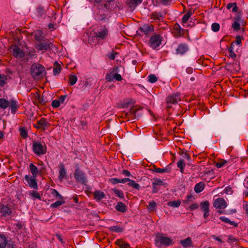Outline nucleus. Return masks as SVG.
<instances>
[{
	"label": "nucleus",
	"instance_id": "obj_28",
	"mask_svg": "<svg viewBox=\"0 0 248 248\" xmlns=\"http://www.w3.org/2000/svg\"><path fill=\"white\" fill-rule=\"evenodd\" d=\"M43 34V32L41 30H38L35 32L34 38L38 43L44 40Z\"/></svg>",
	"mask_w": 248,
	"mask_h": 248
},
{
	"label": "nucleus",
	"instance_id": "obj_48",
	"mask_svg": "<svg viewBox=\"0 0 248 248\" xmlns=\"http://www.w3.org/2000/svg\"><path fill=\"white\" fill-rule=\"evenodd\" d=\"M113 191H114V193H115V194L117 196L119 197L120 198H121V199L124 198V194L122 190H119V189H113Z\"/></svg>",
	"mask_w": 248,
	"mask_h": 248
},
{
	"label": "nucleus",
	"instance_id": "obj_19",
	"mask_svg": "<svg viewBox=\"0 0 248 248\" xmlns=\"http://www.w3.org/2000/svg\"><path fill=\"white\" fill-rule=\"evenodd\" d=\"M137 111L136 109L131 108L129 112H123L122 117L127 119L128 121H130L131 118V120H134L135 119V115Z\"/></svg>",
	"mask_w": 248,
	"mask_h": 248
},
{
	"label": "nucleus",
	"instance_id": "obj_31",
	"mask_svg": "<svg viewBox=\"0 0 248 248\" xmlns=\"http://www.w3.org/2000/svg\"><path fill=\"white\" fill-rule=\"evenodd\" d=\"M219 218L222 221L227 223H229V224L232 225L235 227H236L238 226V223L230 220L229 218H228L226 217L222 216V217H219Z\"/></svg>",
	"mask_w": 248,
	"mask_h": 248
},
{
	"label": "nucleus",
	"instance_id": "obj_47",
	"mask_svg": "<svg viewBox=\"0 0 248 248\" xmlns=\"http://www.w3.org/2000/svg\"><path fill=\"white\" fill-rule=\"evenodd\" d=\"M19 131L20 132V135L23 138L26 139L28 137V132L25 127L20 128Z\"/></svg>",
	"mask_w": 248,
	"mask_h": 248
},
{
	"label": "nucleus",
	"instance_id": "obj_58",
	"mask_svg": "<svg viewBox=\"0 0 248 248\" xmlns=\"http://www.w3.org/2000/svg\"><path fill=\"white\" fill-rule=\"evenodd\" d=\"M118 72H119L118 67H115L113 68L112 69H111L109 70V73H108V74H109L112 75H115V74H116L117 73H118Z\"/></svg>",
	"mask_w": 248,
	"mask_h": 248
},
{
	"label": "nucleus",
	"instance_id": "obj_38",
	"mask_svg": "<svg viewBox=\"0 0 248 248\" xmlns=\"http://www.w3.org/2000/svg\"><path fill=\"white\" fill-rule=\"evenodd\" d=\"M209 202L208 201L202 202L201 203V208L203 211L209 210Z\"/></svg>",
	"mask_w": 248,
	"mask_h": 248
},
{
	"label": "nucleus",
	"instance_id": "obj_25",
	"mask_svg": "<svg viewBox=\"0 0 248 248\" xmlns=\"http://www.w3.org/2000/svg\"><path fill=\"white\" fill-rule=\"evenodd\" d=\"M93 197L97 201H100L105 198V195L103 191L96 190L93 193Z\"/></svg>",
	"mask_w": 248,
	"mask_h": 248
},
{
	"label": "nucleus",
	"instance_id": "obj_45",
	"mask_svg": "<svg viewBox=\"0 0 248 248\" xmlns=\"http://www.w3.org/2000/svg\"><path fill=\"white\" fill-rule=\"evenodd\" d=\"M65 203V201L63 200H61V201H58L54 203H53L51 204V207L52 208H57L60 205L64 204Z\"/></svg>",
	"mask_w": 248,
	"mask_h": 248
},
{
	"label": "nucleus",
	"instance_id": "obj_12",
	"mask_svg": "<svg viewBox=\"0 0 248 248\" xmlns=\"http://www.w3.org/2000/svg\"><path fill=\"white\" fill-rule=\"evenodd\" d=\"M213 206L217 209H224L227 207V203L223 198H219L214 201Z\"/></svg>",
	"mask_w": 248,
	"mask_h": 248
},
{
	"label": "nucleus",
	"instance_id": "obj_52",
	"mask_svg": "<svg viewBox=\"0 0 248 248\" xmlns=\"http://www.w3.org/2000/svg\"><path fill=\"white\" fill-rule=\"evenodd\" d=\"M40 100V95L38 94H36L34 95V96L33 98V102L34 104L36 105H39Z\"/></svg>",
	"mask_w": 248,
	"mask_h": 248
},
{
	"label": "nucleus",
	"instance_id": "obj_37",
	"mask_svg": "<svg viewBox=\"0 0 248 248\" xmlns=\"http://www.w3.org/2000/svg\"><path fill=\"white\" fill-rule=\"evenodd\" d=\"M180 204L181 201L180 200L169 202L167 203L168 205L173 208L178 207L180 205Z\"/></svg>",
	"mask_w": 248,
	"mask_h": 248
},
{
	"label": "nucleus",
	"instance_id": "obj_17",
	"mask_svg": "<svg viewBox=\"0 0 248 248\" xmlns=\"http://www.w3.org/2000/svg\"><path fill=\"white\" fill-rule=\"evenodd\" d=\"M140 31L144 34L148 35L154 31V26L149 24H144L142 27H140Z\"/></svg>",
	"mask_w": 248,
	"mask_h": 248
},
{
	"label": "nucleus",
	"instance_id": "obj_15",
	"mask_svg": "<svg viewBox=\"0 0 248 248\" xmlns=\"http://www.w3.org/2000/svg\"><path fill=\"white\" fill-rule=\"evenodd\" d=\"M11 209L8 206L3 204L0 205V213L2 217H7L11 215Z\"/></svg>",
	"mask_w": 248,
	"mask_h": 248
},
{
	"label": "nucleus",
	"instance_id": "obj_63",
	"mask_svg": "<svg viewBox=\"0 0 248 248\" xmlns=\"http://www.w3.org/2000/svg\"><path fill=\"white\" fill-rule=\"evenodd\" d=\"M237 241V239L235 238L234 236H233L232 235H230L228 237V242L231 243V242H235Z\"/></svg>",
	"mask_w": 248,
	"mask_h": 248
},
{
	"label": "nucleus",
	"instance_id": "obj_33",
	"mask_svg": "<svg viewBox=\"0 0 248 248\" xmlns=\"http://www.w3.org/2000/svg\"><path fill=\"white\" fill-rule=\"evenodd\" d=\"M157 207V204L155 201H152L149 202V205L147 206V209L150 212H154L156 210Z\"/></svg>",
	"mask_w": 248,
	"mask_h": 248
},
{
	"label": "nucleus",
	"instance_id": "obj_27",
	"mask_svg": "<svg viewBox=\"0 0 248 248\" xmlns=\"http://www.w3.org/2000/svg\"><path fill=\"white\" fill-rule=\"evenodd\" d=\"M30 171L33 177H36L39 173L38 168L33 164L31 163L29 165Z\"/></svg>",
	"mask_w": 248,
	"mask_h": 248
},
{
	"label": "nucleus",
	"instance_id": "obj_2",
	"mask_svg": "<svg viewBox=\"0 0 248 248\" xmlns=\"http://www.w3.org/2000/svg\"><path fill=\"white\" fill-rule=\"evenodd\" d=\"M32 149L33 152L38 156L46 154L47 151L46 146L44 142L34 140L32 142Z\"/></svg>",
	"mask_w": 248,
	"mask_h": 248
},
{
	"label": "nucleus",
	"instance_id": "obj_44",
	"mask_svg": "<svg viewBox=\"0 0 248 248\" xmlns=\"http://www.w3.org/2000/svg\"><path fill=\"white\" fill-rule=\"evenodd\" d=\"M180 155H182L184 158H186L188 161H191V157L189 154L184 150H181L179 152Z\"/></svg>",
	"mask_w": 248,
	"mask_h": 248
},
{
	"label": "nucleus",
	"instance_id": "obj_64",
	"mask_svg": "<svg viewBox=\"0 0 248 248\" xmlns=\"http://www.w3.org/2000/svg\"><path fill=\"white\" fill-rule=\"evenodd\" d=\"M199 205L198 203H194L189 206V209H190V211H193L194 210L197 209Z\"/></svg>",
	"mask_w": 248,
	"mask_h": 248
},
{
	"label": "nucleus",
	"instance_id": "obj_39",
	"mask_svg": "<svg viewBox=\"0 0 248 248\" xmlns=\"http://www.w3.org/2000/svg\"><path fill=\"white\" fill-rule=\"evenodd\" d=\"M234 46V43L232 42L231 43V45L229 48V56L233 59H235L236 57V55L235 54V53L233 51Z\"/></svg>",
	"mask_w": 248,
	"mask_h": 248
},
{
	"label": "nucleus",
	"instance_id": "obj_55",
	"mask_svg": "<svg viewBox=\"0 0 248 248\" xmlns=\"http://www.w3.org/2000/svg\"><path fill=\"white\" fill-rule=\"evenodd\" d=\"M227 162V161L226 160L221 159L219 162L216 163V166L217 168H220L223 167Z\"/></svg>",
	"mask_w": 248,
	"mask_h": 248
},
{
	"label": "nucleus",
	"instance_id": "obj_50",
	"mask_svg": "<svg viewBox=\"0 0 248 248\" xmlns=\"http://www.w3.org/2000/svg\"><path fill=\"white\" fill-rule=\"evenodd\" d=\"M157 80V78L155 75L151 74L148 76V81L151 83H155Z\"/></svg>",
	"mask_w": 248,
	"mask_h": 248
},
{
	"label": "nucleus",
	"instance_id": "obj_36",
	"mask_svg": "<svg viewBox=\"0 0 248 248\" xmlns=\"http://www.w3.org/2000/svg\"><path fill=\"white\" fill-rule=\"evenodd\" d=\"M177 166L178 168L180 169L181 172L183 173L184 172V169L186 166V164L184 160L183 159H181L177 162Z\"/></svg>",
	"mask_w": 248,
	"mask_h": 248
},
{
	"label": "nucleus",
	"instance_id": "obj_18",
	"mask_svg": "<svg viewBox=\"0 0 248 248\" xmlns=\"http://www.w3.org/2000/svg\"><path fill=\"white\" fill-rule=\"evenodd\" d=\"M142 1V0H126V4L130 8V11H133Z\"/></svg>",
	"mask_w": 248,
	"mask_h": 248
},
{
	"label": "nucleus",
	"instance_id": "obj_24",
	"mask_svg": "<svg viewBox=\"0 0 248 248\" xmlns=\"http://www.w3.org/2000/svg\"><path fill=\"white\" fill-rule=\"evenodd\" d=\"M115 209L117 211L122 213H124L127 210L126 206L122 202H119L117 203L115 206Z\"/></svg>",
	"mask_w": 248,
	"mask_h": 248
},
{
	"label": "nucleus",
	"instance_id": "obj_9",
	"mask_svg": "<svg viewBox=\"0 0 248 248\" xmlns=\"http://www.w3.org/2000/svg\"><path fill=\"white\" fill-rule=\"evenodd\" d=\"M185 30L182 28L180 25L176 23L173 28L172 33L175 38L181 37L183 36Z\"/></svg>",
	"mask_w": 248,
	"mask_h": 248
},
{
	"label": "nucleus",
	"instance_id": "obj_22",
	"mask_svg": "<svg viewBox=\"0 0 248 248\" xmlns=\"http://www.w3.org/2000/svg\"><path fill=\"white\" fill-rule=\"evenodd\" d=\"M180 244L184 248H187L192 246V240L190 237H187L186 239L181 240Z\"/></svg>",
	"mask_w": 248,
	"mask_h": 248
},
{
	"label": "nucleus",
	"instance_id": "obj_32",
	"mask_svg": "<svg viewBox=\"0 0 248 248\" xmlns=\"http://www.w3.org/2000/svg\"><path fill=\"white\" fill-rule=\"evenodd\" d=\"M61 66L60 64L58 63L57 62H54V65L53 68V74L55 76H57L60 73L61 71Z\"/></svg>",
	"mask_w": 248,
	"mask_h": 248
},
{
	"label": "nucleus",
	"instance_id": "obj_30",
	"mask_svg": "<svg viewBox=\"0 0 248 248\" xmlns=\"http://www.w3.org/2000/svg\"><path fill=\"white\" fill-rule=\"evenodd\" d=\"M171 168L170 167L167 166L165 168L161 169V168H155V170H153L155 172L157 173H169L170 171Z\"/></svg>",
	"mask_w": 248,
	"mask_h": 248
},
{
	"label": "nucleus",
	"instance_id": "obj_16",
	"mask_svg": "<svg viewBox=\"0 0 248 248\" xmlns=\"http://www.w3.org/2000/svg\"><path fill=\"white\" fill-rule=\"evenodd\" d=\"M189 50V47L188 45L186 43H181L180 44L176 50V53L177 54L180 55H184Z\"/></svg>",
	"mask_w": 248,
	"mask_h": 248
},
{
	"label": "nucleus",
	"instance_id": "obj_61",
	"mask_svg": "<svg viewBox=\"0 0 248 248\" xmlns=\"http://www.w3.org/2000/svg\"><path fill=\"white\" fill-rule=\"evenodd\" d=\"M158 186H159L156 185L155 183H153V189H152L153 193H156L158 191V190L159 189V188Z\"/></svg>",
	"mask_w": 248,
	"mask_h": 248
},
{
	"label": "nucleus",
	"instance_id": "obj_42",
	"mask_svg": "<svg viewBox=\"0 0 248 248\" xmlns=\"http://www.w3.org/2000/svg\"><path fill=\"white\" fill-rule=\"evenodd\" d=\"M109 230L117 232H121L123 231L124 229L120 226H113L109 227Z\"/></svg>",
	"mask_w": 248,
	"mask_h": 248
},
{
	"label": "nucleus",
	"instance_id": "obj_40",
	"mask_svg": "<svg viewBox=\"0 0 248 248\" xmlns=\"http://www.w3.org/2000/svg\"><path fill=\"white\" fill-rule=\"evenodd\" d=\"M78 78L76 75H70L69 76L68 83L70 85H74L77 82Z\"/></svg>",
	"mask_w": 248,
	"mask_h": 248
},
{
	"label": "nucleus",
	"instance_id": "obj_7",
	"mask_svg": "<svg viewBox=\"0 0 248 248\" xmlns=\"http://www.w3.org/2000/svg\"><path fill=\"white\" fill-rule=\"evenodd\" d=\"M162 41V37L160 35L154 34L150 38V46L153 49H155L161 45Z\"/></svg>",
	"mask_w": 248,
	"mask_h": 248
},
{
	"label": "nucleus",
	"instance_id": "obj_20",
	"mask_svg": "<svg viewBox=\"0 0 248 248\" xmlns=\"http://www.w3.org/2000/svg\"><path fill=\"white\" fill-rule=\"evenodd\" d=\"M59 179L60 181H62L64 179L66 178V174L67 172L64 168V164L62 163H61L59 165Z\"/></svg>",
	"mask_w": 248,
	"mask_h": 248
},
{
	"label": "nucleus",
	"instance_id": "obj_51",
	"mask_svg": "<svg viewBox=\"0 0 248 248\" xmlns=\"http://www.w3.org/2000/svg\"><path fill=\"white\" fill-rule=\"evenodd\" d=\"M212 30L214 32L218 31L220 29V25L218 23H214L212 24Z\"/></svg>",
	"mask_w": 248,
	"mask_h": 248
},
{
	"label": "nucleus",
	"instance_id": "obj_26",
	"mask_svg": "<svg viewBox=\"0 0 248 248\" xmlns=\"http://www.w3.org/2000/svg\"><path fill=\"white\" fill-rule=\"evenodd\" d=\"M205 184L203 182H201L196 184L194 186V190L196 193L202 192L204 188Z\"/></svg>",
	"mask_w": 248,
	"mask_h": 248
},
{
	"label": "nucleus",
	"instance_id": "obj_10",
	"mask_svg": "<svg viewBox=\"0 0 248 248\" xmlns=\"http://www.w3.org/2000/svg\"><path fill=\"white\" fill-rule=\"evenodd\" d=\"M49 125V123L47 122L46 119L42 118L37 121V124H34V127L44 131L46 130V127Z\"/></svg>",
	"mask_w": 248,
	"mask_h": 248
},
{
	"label": "nucleus",
	"instance_id": "obj_62",
	"mask_svg": "<svg viewBox=\"0 0 248 248\" xmlns=\"http://www.w3.org/2000/svg\"><path fill=\"white\" fill-rule=\"evenodd\" d=\"M153 183H155L158 186H162L163 184V182L159 178L154 179Z\"/></svg>",
	"mask_w": 248,
	"mask_h": 248
},
{
	"label": "nucleus",
	"instance_id": "obj_5",
	"mask_svg": "<svg viewBox=\"0 0 248 248\" xmlns=\"http://www.w3.org/2000/svg\"><path fill=\"white\" fill-rule=\"evenodd\" d=\"M15 243L3 234H0V248H15Z\"/></svg>",
	"mask_w": 248,
	"mask_h": 248
},
{
	"label": "nucleus",
	"instance_id": "obj_4",
	"mask_svg": "<svg viewBox=\"0 0 248 248\" xmlns=\"http://www.w3.org/2000/svg\"><path fill=\"white\" fill-rule=\"evenodd\" d=\"M74 174L76 181L85 186L87 185L88 180L86 174L79 169L78 167L75 169Z\"/></svg>",
	"mask_w": 248,
	"mask_h": 248
},
{
	"label": "nucleus",
	"instance_id": "obj_3",
	"mask_svg": "<svg viewBox=\"0 0 248 248\" xmlns=\"http://www.w3.org/2000/svg\"><path fill=\"white\" fill-rule=\"evenodd\" d=\"M181 100L180 95L178 93L171 94L166 98V108L168 111L171 108L172 105L178 104V102Z\"/></svg>",
	"mask_w": 248,
	"mask_h": 248
},
{
	"label": "nucleus",
	"instance_id": "obj_34",
	"mask_svg": "<svg viewBox=\"0 0 248 248\" xmlns=\"http://www.w3.org/2000/svg\"><path fill=\"white\" fill-rule=\"evenodd\" d=\"M9 102L4 98H0V108L2 109L6 108L9 105Z\"/></svg>",
	"mask_w": 248,
	"mask_h": 248
},
{
	"label": "nucleus",
	"instance_id": "obj_41",
	"mask_svg": "<svg viewBox=\"0 0 248 248\" xmlns=\"http://www.w3.org/2000/svg\"><path fill=\"white\" fill-rule=\"evenodd\" d=\"M127 185L133 188H135L138 190L140 189V185L137 183H136L134 181L130 180L129 182L127 184Z\"/></svg>",
	"mask_w": 248,
	"mask_h": 248
},
{
	"label": "nucleus",
	"instance_id": "obj_21",
	"mask_svg": "<svg viewBox=\"0 0 248 248\" xmlns=\"http://www.w3.org/2000/svg\"><path fill=\"white\" fill-rule=\"evenodd\" d=\"M36 14L38 17L45 18L46 14L44 6L39 5L36 7Z\"/></svg>",
	"mask_w": 248,
	"mask_h": 248
},
{
	"label": "nucleus",
	"instance_id": "obj_13",
	"mask_svg": "<svg viewBox=\"0 0 248 248\" xmlns=\"http://www.w3.org/2000/svg\"><path fill=\"white\" fill-rule=\"evenodd\" d=\"M108 30L106 28L100 30V31L94 33V36L97 38L98 41L104 40L107 36Z\"/></svg>",
	"mask_w": 248,
	"mask_h": 248
},
{
	"label": "nucleus",
	"instance_id": "obj_14",
	"mask_svg": "<svg viewBox=\"0 0 248 248\" xmlns=\"http://www.w3.org/2000/svg\"><path fill=\"white\" fill-rule=\"evenodd\" d=\"M12 49L13 55L16 58H23L25 56V52L18 46L15 45Z\"/></svg>",
	"mask_w": 248,
	"mask_h": 248
},
{
	"label": "nucleus",
	"instance_id": "obj_57",
	"mask_svg": "<svg viewBox=\"0 0 248 248\" xmlns=\"http://www.w3.org/2000/svg\"><path fill=\"white\" fill-rule=\"evenodd\" d=\"M114 76L107 73L106 76V79L109 82L113 81L114 79Z\"/></svg>",
	"mask_w": 248,
	"mask_h": 248
},
{
	"label": "nucleus",
	"instance_id": "obj_35",
	"mask_svg": "<svg viewBox=\"0 0 248 248\" xmlns=\"http://www.w3.org/2000/svg\"><path fill=\"white\" fill-rule=\"evenodd\" d=\"M116 243L121 248H129L130 247L128 243L120 239L117 240Z\"/></svg>",
	"mask_w": 248,
	"mask_h": 248
},
{
	"label": "nucleus",
	"instance_id": "obj_49",
	"mask_svg": "<svg viewBox=\"0 0 248 248\" xmlns=\"http://www.w3.org/2000/svg\"><path fill=\"white\" fill-rule=\"evenodd\" d=\"M152 18L156 20H160L163 18V16L161 13L154 12L152 14Z\"/></svg>",
	"mask_w": 248,
	"mask_h": 248
},
{
	"label": "nucleus",
	"instance_id": "obj_53",
	"mask_svg": "<svg viewBox=\"0 0 248 248\" xmlns=\"http://www.w3.org/2000/svg\"><path fill=\"white\" fill-rule=\"evenodd\" d=\"M232 28L235 31H238L240 29V25L238 21H235L232 24Z\"/></svg>",
	"mask_w": 248,
	"mask_h": 248
},
{
	"label": "nucleus",
	"instance_id": "obj_54",
	"mask_svg": "<svg viewBox=\"0 0 248 248\" xmlns=\"http://www.w3.org/2000/svg\"><path fill=\"white\" fill-rule=\"evenodd\" d=\"M15 229L18 232V230H21L24 226V225L20 221H18L17 223L15 224Z\"/></svg>",
	"mask_w": 248,
	"mask_h": 248
},
{
	"label": "nucleus",
	"instance_id": "obj_29",
	"mask_svg": "<svg viewBox=\"0 0 248 248\" xmlns=\"http://www.w3.org/2000/svg\"><path fill=\"white\" fill-rule=\"evenodd\" d=\"M49 192L50 195H51L52 196L55 197V198H59L60 200L63 199V197L60 194V193L57 190L51 188L49 190Z\"/></svg>",
	"mask_w": 248,
	"mask_h": 248
},
{
	"label": "nucleus",
	"instance_id": "obj_1",
	"mask_svg": "<svg viewBox=\"0 0 248 248\" xmlns=\"http://www.w3.org/2000/svg\"><path fill=\"white\" fill-rule=\"evenodd\" d=\"M30 71L33 78H40L43 77L46 73L45 68L43 65L38 63H33L31 67Z\"/></svg>",
	"mask_w": 248,
	"mask_h": 248
},
{
	"label": "nucleus",
	"instance_id": "obj_43",
	"mask_svg": "<svg viewBox=\"0 0 248 248\" xmlns=\"http://www.w3.org/2000/svg\"><path fill=\"white\" fill-rule=\"evenodd\" d=\"M192 15V11L191 10H188L187 12L183 16L182 18V22L183 23H186L187 21L188 20L189 17Z\"/></svg>",
	"mask_w": 248,
	"mask_h": 248
},
{
	"label": "nucleus",
	"instance_id": "obj_46",
	"mask_svg": "<svg viewBox=\"0 0 248 248\" xmlns=\"http://www.w3.org/2000/svg\"><path fill=\"white\" fill-rule=\"evenodd\" d=\"M7 77L0 74V86H3L6 83Z\"/></svg>",
	"mask_w": 248,
	"mask_h": 248
},
{
	"label": "nucleus",
	"instance_id": "obj_23",
	"mask_svg": "<svg viewBox=\"0 0 248 248\" xmlns=\"http://www.w3.org/2000/svg\"><path fill=\"white\" fill-rule=\"evenodd\" d=\"M9 104H10V107L11 110V113L15 114L19 108V106H18L17 102L13 100H10Z\"/></svg>",
	"mask_w": 248,
	"mask_h": 248
},
{
	"label": "nucleus",
	"instance_id": "obj_11",
	"mask_svg": "<svg viewBox=\"0 0 248 248\" xmlns=\"http://www.w3.org/2000/svg\"><path fill=\"white\" fill-rule=\"evenodd\" d=\"M25 179L28 182L30 187L35 190L38 189L37 183L35 177H33V176L30 177L28 175H26Z\"/></svg>",
	"mask_w": 248,
	"mask_h": 248
},
{
	"label": "nucleus",
	"instance_id": "obj_8",
	"mask_svg": "<svg viewBox=\"0 0 248 248\" xmlns=\"http://www.w3.org/2000/svg\"><path fill=\"white\" fill-rule=\"evenodd\" d=\"M155 242L157 245L169 246L171 244L172 240L168 237L157 236Z\"/></svg>",
	"mask_w": 248,
	"mask_h": 248
},
{
	"label": "nucleus",
	"instance_id": "obj_60",
	"mask_svg": "<svg viewBox=\"0 0 248 248\" xmlns=\"http://www.w3.org/2000/svg\"><path fill=\"white\" fill-rule=\"evenodd\" d=\"M224 192L226 194H232L233 192V191H232V188L231 186H229L226 187L224 189Z\"/></svg>",
	"mask_w": 248,
	"mask_h": 248
},
{
	"label": "nucleus",
	"instance_id": "obj_56",
	"mask_svg": "<svg viewBox=\"0 0 248 248\" xmlns=\"http://www.w3.org/2000/svg\"><path fill=\"white\" fill-rule=\"evenodd\" d=\"M118 53L114 51V50H112V52L108 55V58L110 60H113L115 59L116 56L118 55Z\"/></svg>",
	"mask_w": 248,
	"mask_h": 248
},
{
	"label": "nucleus",
	"instance_id": "obj_6",
	"mask_svg": "<svg viewBox=\"0 0 248 248\" xmlns=\"http://www.w3.org/2000/svg\"><path fill=\"white\" fill-rule=\"evenodd\" d=\"M53 46V44L47 39L39 42L36 45V48L38 50L48 51Z\"/></svg>",
	"mask_w": 248,
	"mask_h": 248
},
{
	"label": "nucleus",
	"instance_id": "obj_59",
	"mask_svg": "<svg viewBox=\"0 0 248 248\" xmlns=\"http://www.w3.org/2000/svg\"><path fill=\"white\" fill-rule=\"evenodd\" d=\"M31 196H32V197H33L36 199L41 200V196H40L39 193L36 191H32V192L31 193Z\"/></svg>",
	"mask_w": 248,
	"mask_h": 248
}]
</instances>
